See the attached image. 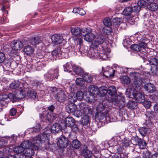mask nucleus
<instances>
[{"label": "nucleus", "mask_w": 158, "mask_h": 158, "mask_svg": "<svg viewBox=\"0 0 158 158\" xmlns=\"http://www.w3.org/2000/svg\"><path fill=\"white\" fill-rule=\"evenodd\" d=\"M144 88L145 90L151 93L154 92L156 90L154 85L150 83L145 84L144 86Z\"/></svg>", "instance_id": "obj_23"}, {"label": "nucleus", "mask_w": 158, "mask_h": 158, "mask_svg": "<svg viewBox=\"0 0 158 158\" xmlns=\"http://www.w3.org/2000/svg\"><path fill=\"white\" fill-rule=\"evenodd\" d=\"M140 138H139L138 136L135 135L133 136L131 139V142L134 145H137L139 143Z\"/></svg>", "instance_id": "obj_48"}, {"label": "nucleus", "mask_w": 158, "mask_h": 158, "mask_svg": "<svg viewBox=\"0 0 158 158\" xmlns=\"http://www.w3.org/2000/svg\"><path fill=\"white\" fill-rule=\"evenodd\" d=\"M83 148L82 154L83 156L86 158H91L93 155L92 152L87 149V147L85 145H84Z\"/></svg>", "instance_id": "obj_20"}, {"label": "nucleus", "mask_w": 158, "mask_h": 158, "mask_svg": "<svg viewBox=\"0 0 158 158\" xmlns=\"http://www.w3.org/2000/svg\"><path fill=\"white\" fill-rule=\"evenodd\" d=\"M56 100L60 103H64L67 99V96L66 93L63 90H59L54 96Z\"/></svg>", "instance_id": "obj_3"}, {"label": "nucleus", "mask_w": 158, "mask_h": 158, "mask_svg": "<svg viewBox=\"0 0 158 158\" xmlns=\"http://www.w3.org/2000/svg\"><path fill=\"white\" fill-rule=\"evenodd\" d=\"M131 8H132V12L134 16L137 15L141 10L140 6L137 5L133 6H131Z\"/></svg>", "instance_id": "obj_39"}, {"label": "nucleus", "mask_w": 158, "mask_h": 158, "mask_svg": "<svg viewBox=\"0 0 158 158\" xmlns=\"http://www.w3.org/2000/svg\"><path fill=\"white\" fill-rule=\"evenodd\" d=\"M112 28L110 27H105L102 29L103 33L106 35H109L111 33Z\"/></svg>", "instance_id": "obj_44"}, {"label": "nucleus", "mask_w": 158, "mask_h": 158, "mask_svg": "<svg viewBox=\"0 0 158 158\" xmlns=\"http://www.w3.org/2000/svg\"><path fill=\"white\" fill-rule=\"evenodd\" d=\"M127 106L129 108L135 109L137 107V103L134 101L130 100L128 102Z\"/></svg>", "instance_id": "obj_45"}, {"label": "nucleus", "mask_w": 158, "mask_h": 158, "mask_svg": "<svg viewBox=\"0 0 158 158\" xmlns=\"http://www.w3.org/2000/svg\"><path fill=\"white\" fill-rule=\"evenodd\" d=\"M60 52V48L55 49L49 54L48 58L52 61L56 60L57 56L59 57V53Z\"/></svg>", "instance_id": "obj_12"}, {"label": "nucleus", "mask_w": 158, "mask_h": 158, "mask_svg": "<svg viewBox=\"0 0 158 158\" xmlns=\"http://www.w3.org/2000/svg\"><path fill=\"white\" fill-rule=\"evenodd\" d=\"M34 51L33 48L29 45L25 47L23 50L25 53L27 55H31L32 54Z\"/></svg>", "instance_id": "obj_33"}, {"label": "nucleus", "mask_w": 158, "mask_h": 158, "mask_svg": "<svg viewBox=\"0 0 158 158\" xmlns=\"http://www.w3.org/2000/svg\"><path fill=\"white\" fill-rule=\"evenodd\" d=\"M140 133L143 136L146 135L149 131V129L146 127H142L138 130Z\"/></svg>", "instance_id": "obj_42"}, {"label": "nucleus", "mask_w": 158, "mask_h": 158, "mask_svg": "<svg viewBox=\"0 0 158 158\" xmlns=\"http://www.w3.org/2000/svg\"><path fill=\"white\" fill-rule=\"evenodd\" d=\"M60 56L62 58H66L68 57V54L67 53L62 52L60 49V52L59 53V57Z\"/></svg>", "instance_id": "obj_63"}, {"label": "nucleus", "mask_w": 158, "mask_h": 158, "mask_svg": "<svg viewBox=\"0 0 158 158\" xmlns=\"http://www.w3.org/2000/svg\"><path fill=\"white\" fill-rule=\"evenodd\" d=\"M31 143L29 140L24 141L21 143V145L24 147V149L30 148L31 146Z\"/></svg>", "instance_id": "obj_43"}, {"label": "nucleus", "mask_w": 158, "mask_h": 158, "mask_svg": "<svg viewBox=\"0 0 158 158\" xmlns=\"http://www.w3.org/2000/svg\"><path fill=\"white\" fill-rule=\"evenodd\" d=\"M7 104L6 101L2 100L0 98V112L2 110L3 108L6 106Z\"/></svg>", "instance_id": "obj_58"}, {"label": "nucleus", "mask_w": 158, "mask_h": 158, "mask_svg": "<svg viewBox=\"0 0 158 158\" xmlns=\"http://www.w3.org/2000/svg\"><path fill=\"white\" fill-rule=\"evenodd\" d=\"M27 94V92L25 90H21L19 94L17 95V98L19 99H22L25 98Z\"/></svg>", "instance_id": "obj_46"}, {"label": "nucleus", "mask_w": 158, "mask_h": 158, "mask_svg": "<svg viewBox=\"0 0 158 158\" xmlns=\"http://www.w3.org/2000/svg\"><path fill=\"white\" fill-rule=\"evenodd\" d=\"M147 116L149 118H152L154 117V113L153 111H148L146 114Z\"/></svg>", "instance_id": "obj_64"}, {"label": "nucleus", "mask_w": 158, "mask_h": 158, "mask_svg": "<svg viewBox=\"0 0 158 158\" xmlns=\"http://www.w3.org/2000/svg\"><path fill=\"white\" fill-rule=\"evenodd\" d=\"M77 100L76 95L75 94H71L69 95L68 98V100L70 103H74L77 101Z\"/></svg>", "instance_id": "obj_49"}, {"label": "nucleus", "mask_w": 158, "mask_h": 158, "mask_svg": "<svg viewBox=\"0 0 158 158\" xmlns=\"http://www.w3.org/2000/svg\"><path fill=\"white\" fill-rule=\"evenodd\" d=\"M115 71L112 68H107L104 72L103 75L107 78H111L114 76Z\"/></svg>", "instance_id": "obj_15"}, {"label": "nucleus", "mask_w": 158, "mask_h": 158, "mask_svg": "<svg viewBox=\"0 0 158 158\" xmlns=\"http://www.w3.org/2000/svg\"><path fill=\"white\" fill-rule=\"evenodd\" d=\"M24 154L27 157H31L34 154L35 152L32 148H29L25 149Z\"/></svg>", "instance_id": "obj_40"}, {"label": "nucleus", "mask_w": 158, "mask_h": 158, "mask_svg": "<svg viewBox=\"0 0 158 158\" xmlns=\"http://www.w3.org/2000/svg\"><path fill=\"white\" fill-rule=\"evenodd\" d=\"M140 42L146 43L147 44L149 42V40L148 38L145 36H142L141 38L139 40V41Z\"/></svg>", "instance_id": "obj_55"}, {"label": "nucleus", "mask_w": 158, "mask_h": 158, "mask_svg": "<svg viewBox=\"0 0 158 158\" xmlns=\"http://www.w3.org/2000/svg\"><path fill=\"white\" fill-rule=\"evenodd\" d=\"M121 21V19L120 18H116L113 19L112 20V23L114 25H117L120 23Z\"/></svg>", "instance_id": "obj_60"}, {"label": "nucleus", "mask_w": 158, "mask_h": 158, "mask_svg": "<svg viewBox=\"0 0 158 158\" xmlns=\"http://www.w3.org/2000/svg\"><path fill=\"white\" fill-rule=\"evenodd\" d=\"M147 8L152 11H156L158 8V6L156 3H152L147 5Z\"/></svg>", "instance_id": "obj_38"}, {"label": "nucleus", "mask_w": 158, "mask_h": 158, "mask_svg": "<svg viewBox=\"0 0 158 158\" xmlns=\"http://www.w3.org/2000/svg\"><path fill=\"white\" fill-rule=\"evenodd\" d=\"M123 13L124 15L126 16H130L131 18H132V22H133V21H134V15L133 14L131 6H128L124 9Z\"/></svg>", "instance_id": "obj_17"}, {"label": "nucleus", "mask_w": 158, "mask_h": 158, "mask_svg": "<svg viewBox=\"0 0 158 158\" xmlns=\"http://www.w3.org/2000/svg\"><path fill=\"white\" fill-rule=\"evenodd\" d=\"M71 31L72 34L76 38H79L82 34L81 30L78 27H71Z\"/></svg>", "instance_id": "obj_19"}, {"label": "nucleus", "mask_w": 158, "mask_h": 158, "mask_svg": "<svg viewBox=\"0 0 158 158\" xmlns=\"http://www.w3.org/2000/svg\"><path fill=\"white\" fill-rule=\"evenodd\" d=\"M107 107V106L106 105L104 102L100 103L97 105L96 110L98 112H108Z\"/></svg>", "instance_id": "obj_18"}, {"label": "nucleus", "mask_w": 158, "mask_h": 158, "mask_svg": "<svg viewBox=\"0 0 158 158\" xmlns=\"http://www.w3.org/2000/svg\"><path fill=\"white\" fill-rule=\"evenodd\" d=\"M71 145L73 148L78 149L81 146V143L80 141L77 139H75L72 141Z\"/></svg>", "instance_id": "obj_28"}, {"label": "nucleus", "mask_w": 158, "mask_h": 158, "mask_svg": "<svg viewBox=\"0 0 158 158\" xmlns=\"http://www.w3.org/2000/svg\"><path fill=\"white\" fill-rule=\"evenodd\" d=\"M40 117L41 121L44 122H47L51 120H53L54 116L53 114H51L49 112L44 111L40 115Z\"/></svg>", "instance_id": "obj_5"}, {"label": "nucleus", "mask_w": 158, "mask_h": 158, "mask_svg": "<svg viewBox=\"0 0 158 158\" xmlns=\"http://www.w3.org/2000/svg\"><path fill=\"white\" fill-rule=\"evenodd\" d=\"M69 143L67 137L65 135H63L60 137L57 142V144L60 148H66Z\"/></svg>", "instance_id": "obj_6"}, {"label": "nucleus", "mask_w": 158, "mask_h": 158, "mask_svg": "<svg viewBox=\"0 0 158 158\" xmlns=\"http://www.w3.org/2000/svg\"><path fill=\"white\" fill-rule=\"evenodd\" d=\"M60 89L55 87H51L49 91V93L51 94H55L56 92L57 93Z\"/></svg>", "instance_id": "obj_61"}, {"label": "nucleus", "mask_w": 158, "mask_h": 158, "mask_svg": "<svg viewBox=\"0 0 158 158\" xmlns=\"http://www.w3.org/2000/svg\"><path fill=\"white\" fill-rule=\"evenodd\" d=\"M108 112L97 111L96 114L95 118L98 120H101L105 118Z\"/></svg>", "instance_id": "obj_26"}, {"label": "nucleus", "mask_w": 158, "mask_h": 158, "mask_svg": "<svg viewBox=\"0 0 158 158\" xmlns=\"http://www.w3.org/2000/svg\"><path fill=\"white\" fill-rule=\"evenodd\" d=\"M75 95L77 99L81 101L83 98L84 94L82 91H79L77 92Z\"/></svg>", "instance_id": "obj_54"}, {"label": "nucleus", "mask_w": 158, "mask_h": 158, "mask_svg": "<svg viewBox=\"0 0 158 158\" xmlns=\"http://www.w3.org/2000/svg\"><path fill=\"white\" fill-rule=\"evenodd\" d=\"M91 31L92 29L90 28H85L82 29L81 30V33H82V34H81V38L83 37V36H82V34H87Z\"/></svg>", "instance_id": "obj_53"}, {"label": "nucleus", "mask_w": 158, "mask_h": 158, "mask_svg": "<svg viewBox=\"0 0 158 158\" xmlns=\"http://www.w3.org/2000/svg\"><path fill=\"white\" fill-rule=\"evenodd\" d=\"M158 56L156 55L154 57L150 58L148 60L149 64L154 66H158Z\"/></svg>", "instance_id": "obj_29"}, {"label": "nucleus", "mask_w": 158, "mask_h": 158, "mask_svg": "<svg viewBox=\"0 0 158 158\" xmlns=\"http://www.w3.org/2000/svg\"><path fill=\"white\" fill-rule=\"evenodd\" d=\"M85 82L84 79L82 78H78L76 80V83L77 85L82 86L85 84Z\"/></svg>", "instance_id": "obj_50"}, {"label": "nucleus", "mask_w": 158, "mask_h": 158, "mask_svg": "<svg viewBox=\"0 0 158 158\" xmlns=\"http://www.w3.org/2000/svg\"><path fill=\"white\" fill-rule=\"evenodd\" d=\"M62 127L60 124L56 123L53 125L51 127V131L54 134L58 133L61 131Z\"/></svg>", "instance_id": "obj_25"}, {"label": "nucleus", "mask_w": 158, "mask_h": 158, "mask_svg": "<svg viewBox=\"0 0 158 158\" xmlns=\"http://www.w3.org/2000/svg\"><path fill=\"white\" fill-rule=\"evenodd\" d=\"M24 150V147L21 145L20 146L15 147L13 148V151L14 152L18 154L23 153Z\"/></svg>", "instance_id": "obj_36"}, {"label": "nucleus", "mask_w": 158, "mask_h": 158, "mask_svg": "<svg viewBox=\"0 0 158 158\" xmlns=\"http://www.w3.org/2000/svg\"><path fill=\"white\" fill-rule=\"evenodd\" d=\"M48 139L47 134H43L37 135L33 141V143L38 148L42 146L43 143L47 142L48 143ZM46 149L52 151L53 149L54 144H51L49 143H47L45 147Z\"/></svg>", "instance_id": "obj_1"}, {"label": "nucleus", "mask_w": 158, "mask_h": 158, "mask_svg": "<svg viewBox=\"0 0 158 158\" xmlns=\"http://www.w3.org/2000/svg\"><path fill=\"white\" fill-rule=\"evenodd\" d=\"M75 116L79 117L81 116L82 115V112L81 110H76L75 112H74L73 114Z\"/></svg>", "instance_id": "obj_59"}, {"label": "nucleus", "mask_w": 158, "mask_h": 158, "mask_svg": "<svg viewBox=\"0 0 158 158\" xmlns=\"http://www.w3.org/2000/svg\"><path fill=\"white\" fill-rule=\"evenodd\" d=\"M114 104L120 108H123L125 105V100L123 95L121 94L118 95L115 100Z\"/></svg>", "instance_id": "obj_4"}, {"label": "nucleus", "mask_w": 158, "mask_h": 158, "mask_svg": "<svg viewBox=\"0 0 158 158\" xmlns=\"http://www.w3.org/2000/svg\"><path fill=\"white\" fill-rule=\"evenodd\" d=\"M131 49L135 51L138 52L140 51V48L139 47V44H134L132 45L131 46Z\"/></svg>", "instance_id": "obj_56"}, {"label": "nucleus", "mask_w": 158, "mask_h": 158, "mask_svg": "<svg viewBox=\"0 0 158 158\" xmlns=\"http://www.w3.org/2000/svg\"><path fill=\"white\" fill-rule=\"evenodd\" d=\"M84 40L89 42H91L95 37V35L89 32L87 34H82Z\"/></svg>", "instance_id": "obj_22"}, {"label": "nucleus", "mask_w": 158, "mask_h": 158, "mask_svg": "<svg viewBox=\"0 0 158 158\" xmlns=\"http://www.w3.org/2000/svg\"><path fill=\"white\" fill-rule=\"evenodd\" d=\"M137 5L139 6L141 8L142 6L143 7H145L146 6H147L148 5L147 4L146 1L143 0H140L138 2Z\"/></svg>", "instance_id": "obj_57"}, {"label": "nucleus", "mask_w": 158, "mask_h": 158, "mask_svg": "<svg viewBox=\"0 0 158 158\" xmlns=\"http://www.w3.org/2000/svg\"><path fill=\"white\" fill-rule=\"evenodd\" d=\"M99 89L95 86L93 85H90L88 88V90L93 95L97 94L98 91Z\"/></svg>", "instance_id": "obj_35"}, {"label": "nucleus", "mask_w": 158, "mask_h": 158, "mask_svg": "<svg viewBox=\"0 0 158 158\" xmlns=\"http://www.w3.org/2000/svg\"><path fill=\"white\" fill-rule=\"evenodd\" d=\"M120 80L123 84H128L131 82L130 77L127 76H123L120 77Z\"/></svg>", "instance_id": "obj_37"}, {"label": "nucleus", "mask_w": 158, "mask_h": 158, "mask_svg": "<svg viewBox=\"0 0 158 158\" xmlns=\"http://www.w3.org/2000/svg\"><path fill=\"white\" fill-rule=\"evenodd\" d=\"M27 95L31 99L35 100L38 99L37 94L33 90H29L27 92Z\"/></svg>", "instance_id": "obj_30"}, {"label": "nucleus", "mask_w": 158, "mask_h": 158, "mask_svg": "<svg viewBox=\"0 0 158 158\" xmlns=\"http://www.w3.org/2000/svg\"><path fill=\"white\" fill-rule=\"evenodd\" d=\"M51 39L52 42L56 45L61 44L64 40L63 36L60 34H55L53 35Z\"/></svg>", "instance_id": "obj_11"}, {"label": "nucleus", "mask_w": 158, "mask_h": 158, "mask_svg": "<svg viewBox=\"0 0 158 158\" xmlns=\"http://www.w3.org/2000/svg\"><path fill=\"white\" fill-rule=\"evenodd\" d=\"M19 83L14 81L10 84V88L12 89H16L19 88Z\"/></svg>", "instance_id": "obj_52"}, {"label": "nucleus", "mask_w": 158, "mask_h": 158, "mask_svg": "<svg viewBox=\"0 0 158 158\" xmlns=\"http://www.w3.org/2000/svg\"><path fill=\"white\" fill-rule=\"evenodd\" d=\"M73 65L72 62L67 63L66 64L64 65V70L65 71L70 72L73 70Z\"/></svg>", "instance_id": "obj_34"}, {"label": "nucleus", "mask_w": 158, "mask_h": 158, "mask_svg": "<svg viewBox=\"0 0 158 158\" xmlns=\"http://www.w3.org/2000/svg\"><path fill=\"white\" fill-rule=\"evenodd\" d=\"M66 111L69 113H73L77 109V106L74 103H69L65 107Z\"/></svg>", "instance_id": "obj_16"}, {"label": "nucleus", "mask_w": 158, "mask_h": 158, "mask_svg": "<svg viewBox=\"0 0 158 158\" xmlns=\"http://www.w3.org/2000/svg\"><path fill=\"white\" fill-rule=\"evenodd\" d=\"M95 40L93 45L94 47L95 48H97L98 46L102 44L105 41V37L102 35H99L95 37Z\"/></svg>", "instance_id": "obj_7"}, {"label": "nucleus", "mask_w": 158, "mask_h": 158, "mask_svg": "<svg viewBox=\"0 0 158 158\" xmlns=\"http://www.w3.org/2000/svg\"><path fill=\"white\" fill-rule=\"evenodd\" d=\"M75 120L72 117H69L66 118L64 121L65 124L68 127L73 126L75 123Z\"/></svg>", "instance_id": "obj_27"}, {"label": "nucleus", "mask_w": 158, "mask_h": 158, "mask_svg": "<svg viewBox=\"0 0 158 158\" xmlns=\"http://www.w3.org/2000/svg\"><path fill=\"white\" fill-rule=\"evenodd\" d=\"M89 114H84V116L82 119V123L83 125L86 126L90 124V120Z\"/></svg>", "instance_id": "obj_31"}, {"label": "nucleus", "mask_w": 158, "mask_h": 158, "mask_svg": "<svg viewBox=\"0 0 158 158\" xmlns=\"http://www.w3.org/2000/svg\"><path fill=\"white\" fill-rule=\"evenodd\" d=\"M79 107L81 110H83V114L91 115L92 112L88 106L84 102H81L79 104Z\"/></svg>", "instance_id": "obj_10"}, {"label": "nucleus", "mask_w": 158, "mask_h": 158, "mask_svg": "<svg viewBox=\"0 0 158 158\" xmlns=\"http://www.w3.org/2000/svg\"><path fill=\"white\" fill-rule=\"evenodd\" d=\"M29 42L31 44L35 45L41 42V38L38 36L32 37L29 40Z\"/></svg>", "instance_id": "obj_24"}, {"label": "nucleus", "mask_w": 158, "mask_h": 158, "mask_svg": "<svg viewBox=\"0 0 158 158\" xmlns=\"http://www.w3.org/2000/svg\"><path fill=\"white\" fill-rule=\"evenodd\" d=\"M105 93L103 94L102 96H105L107 94L109 95L112 97L116 94V89L115 86H111L109 87L108 90L105 89Z\"/></svg>", "instance_id": "obj_13"}, {"label": "nucleus", "mask_w": 158, "mask_h": 158, "mask_svg": "<svg viewBox=\"0 0 158 158\" xmlns=\"http://www.w3.org/2000/svg\"><path fill=\"white\" fill-rule=\"evenodd\" d=\"M59 71L57 69H50L48 72V73L49 75L50 79L52 80L55 78L57 79L58 77L59 76Z\"/></svg>", "instance_id": "obj_14"}, {"label": "nucleus", "mask_w": 158, "mask_h": 158, "mask_svg": "<svg viewBox=\"0 0 158 158\" xmlns=\"http://www.w3.org/2000/svg\"><path fill=\"white\" fill-rule=\"evenodd\" d=\"M130 75L131 77L134 78L133 85L135 88L139 87L143 82L144 79L141 77L140 74L137 72H131Z\"/></svg>", "instance_id": "obj_2"}, {"label": "nucleus", "mask_w": 158, "mask_h": 158, "mask_svg": "<svg viewBox=\"0 0 158 158\" xmlns=\"http://www.w3.org/2000/svg\"><path fill=\"white\" fill-rule=\"evenodd\" d=\"M73 70L76 74L82 77H85L87 74L82 68L75 64H73Z\"/></svg>", "instance_id": "obj_8"}, {"label": "nucleus", "mask_w": 158, "mask_h": 158, "mask_svg": "<svg viewBox=\"0 0 158 158\" xmlns=\"http://www.w3.org/2000/svg\"><path fill=\"white\" fill-rule=\"evenodd\" d=\"M137 145L140 149H143L146 148L147 143L143 139H141Z\"/></svg>", "instance_id": "obj_41"}, {"label": "nucleus", "mask_w": 158, "mask_h": 158, "mask_svg": "<svg viewBox=\"0 0 158 158\" xmlns=\"http://www.w3.org/2000/svg\"><path fill=\"white\" fill-rule=\"evenodd\" d=\"M23 44L22 42L19 40L14 41L12 44V48L15 50H19L22 48Z\"/></svg>", "instance_id": "obj_21"}, {"label": "nucleus", "mask_w": 158, "mask_h": 158, "mask_svg": "<svg viewBox=\"0 0 158 158\" xmlns=\"http://www.w3.org/2000/svg\"><path fill=\"white\" fill-rule=\"evenodd\" d=\"M131 141L127 137L124 138L122 140V143L123 146L126 147H128L131 143Z\"/></svg>", "instance_id": "obj_47"}, {"label": "nucleus", "mask_w": 158, "mask_h": 158, "mask_svg": "<svg viewBox=\"0 0 158 158\" xmlns=\"http://www.w3.org/2000/svg\"><path fill=\"white\" fill-rule=\"evenodd\" d=\"M103 23L106 27H110L112 25L110 19L108 18H105L104 19Z\"/></svg>", "instance_id": "obj_51"}, {"label": "nucleus", "mask_w": 158, "mask_h": 158, "mask_svg": "<svg viewBox=\"0 0 158 158\" xmlns=\"http://www.w3.org/2000/svg\"><path fill=\"white\" fill-rule=\"evenodd\" d=\"M96 50H94L93 49L90 50L88 52V54L90 57H92L94 58H100V54L95 52Z\"/></svg>", "instance_id": "obj_32"}, {"label": "nucleus", "mask_w": 158, "mask_h": 158, "mask_svg": "<svg viewBox=\"0 0 158 158\" xmlns=\"http://www.w3.org/2000/svg\"><path fill=\"white\" fill-rule=\"evenodd\" d=\"M132 96L133 98H134L136 102L139 103H142L144 101L145 98L143 94L138 93H136L135 91L133 92Z\"/></svg>", "instance_id": "obj_9"}, {"label": "nucleus", "mask_w": 158, "mask_h": 158, "mask_svg": "<svg viewBox=\"0 0 158 158\" xmlns=\"http://www.w3.org/2000/svg\"><path fill=\"white\" fill-rule=\"evenodd\" d=\"M142 103H143V105L147 109L149 108L151 105V102L148 101H145V100Z\"/></svg>", "instance_id": "obj_62"}]
</instances>
